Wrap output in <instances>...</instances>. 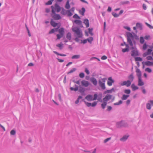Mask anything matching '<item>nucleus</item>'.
<instances>
[{
	"label": "nucleus",
	"instance_id": "obj_16",
	"mask_svg": "<svg viewBox=\"0 0 153 153\" xmlns=\"http://www.w3.org/2000/svg\"><path fill=\"white\" fill-rule=\"evenodd\" d=\"M143 63H145V65L147 66H153V62H151L149 61H147L146 62H143Z\"/></svg>",
	"mask_w": 153,
	"mask_h": 153
},
{
	"label": "nucleus",
	"instance_id": "obj_22",
	"mask_svg": "<svg viewBox=\"0 0 153 153\" xmlns=\"http://www.w3.org/2000/svg\"><path fill=\"white\" fill-rule=\"evenodd\" d=\"M67 10H65L63 7H62L61 13L64 16H65L67 14Z\"/></svg>",
	"mask_w": 153,
	"mask_h": 153
},
{
	"label": "nucleus",
	"instance_id": "obj_50",
	"mask_svg": "<svg viewBox=\"0 0 153 153\" xmlns=\"http://www.w3.org/2000/svg\"><path fill=\"white\" fill-rule=\"evenodd\" d=\"M79 76L81 78H83L85 76V74L83 73H80L79 74Z\"/></svg>",
	"mask_w": 153,
	"mask_h": 153
},
{
	"label": "nucleus",
	"instance_id": "obj_38",
	"mask_svg": "<svg viewBox=\"0 0 153 153\" xmlns=\"http://www.w3.org/2000/svg\"><path fill=\"white\" fill-rule=\"evenodd\" d=\"M82 97L81 96H79L77 98V100L75 102V103L76 104H78L79 101V100L80 99H82Z\"/></svg>",
	"mask_w": 153,
	"mask_h": 153
},
{
	"label": "nucleus",
	"instance_id": "obj_54",
	"mask_svg": "<svg viewBox=\"0 0 153 153\" xmlns=\"http://www.w3.org/2000/svg\"><path fill=\"white\" fill-rule=\"evenodd\" d=\"M145 24L146 25L148 26L150 29H153V26H152L150 24H149L147 22L145 23Z\"/></svg>",
	"mask_w": 153,
	"mask_h": 153
},
{
	"label": "nucleus",
	"instance_id": "obj_21",
	"mask_svg": "<svg viewBox=\"0 0 153 153\" xmlns=\"http://www.w3.org/2000/svg\"><path fill=\"white\" fill-rule=\"evenodd\" d=\"M79 92L82 94L84 93L85 91V89L82 87L81 85H79Z\"/></svg>",
	"mask_w": 153,
	"mask_h": 153
},
{
	"label": "nucleus",
	"instance_id": "obj_13",
	"mask_svg": "<svg viewBox=\"0 0 153 153\" xmlns=\"http://www.w3.org/2000/svg\"><path fill=\"white\" fill-rule=\"evenodd\" d=\"M114 82V80L111 77L108 78V81L107 82V84L109 86H111L113 83Z\"/></svg>",
	"mask_w": 153,
	"mask_h": 153
},
{
	"label": "nucleus",
	"instance_id": "obj_36",
	"mask_svg": "<svg viewBox=\"0 0 153 153\" xmlns=\"http://www.w3.org/2000/svg\"><path fill=\"white\" fill-rule=\"evenodd\" d=\"M63 44L61 43L60 44L56 45V47H59L60 50H62L63 48Z\"/></svg>",
	"mask_w": 153,
	"mask_h": 153
},
{
	"label": "nucleus",
	"instance_id": "obj_10",
	"mask_svg": "<svg viewBox=\"0 0 153 153\" xmlns=\"http://www.w3.org/2000/svg\"><path fill=\"white\" fill-rule=\"evenodd\" d=\"M85 103L88 107H89L91 106L94 107L96 106L97 105V102L95 101L93 103H91L90 102H85Z\"/></svg>",
	"mask_w": 153,
	"mask_h": 153
},
{
	"label": "nucleus",
	"instance_id": "obj_30",
	"mask_svg": "<svg viewBox=\"0 0 153 153\" xmlns=\"http://www.w3.org/2000/svg\"><path fill=\"white\" fill-rule=\"evenodd\" d=\"M66 38L70 40L71 39V34L70 32L68 33L66 35Z\"/></svg>",
	"mask_w": 153,
	"mask_h": 153
},
{
	"label": "nucleus",
	"instance_id": "obj_3",
	"mask_svg": "<svg viewBox=\"0 0 153 153\" xmlns=\"http://www.w3.org/2000/svg\"><path fill=\"white\" fill-rule=\"evenodd\" d=\"M128 78L129 80L127 81L123 82L121 84V85H125L127 87H128L130 86L131 85V82L133 81L134 79L133 73L131 74L128 76Z\"/></svg>",
	"mask_w": 153,
	"mask_h": 153
},
{
	"label": "nucleus",
	"instance_id": "obj_23",
	"mask_svg": "<svg viewBox=\"0 0 153 153\" xmlns=\"http://www.w3.org/2000/svg\"><path fill=\"white\" fill-rule=\"evenodd\" d=\"M64 29L63 28H61L59 30V33L61 35H64Z\"/></svg>",
	"mask_w": 153,
	"mask_h": 153
},
{
	"label": "nucleus",
	"instance_id": "obj_57",
	"mask_svg": "<svg viewBox=\"0 0 153 153\" xmlns=\"http://www.w3.org/2000/svg\"><path fill=\"white\" fill-rule=\"evenodd\" d=\"M146 59L148 60H153V58L151 56H149L146 57Z\"/></svg>",
	"mask_w": 153,
	"mask_h": 153
},
{
	"label": "nucleus",
	"instance_id": "obj_64",
	"mask_svg": "<svg viewBox=\"0 0 153 153\" xmlns=\"http://www.w3.org/2000/svg\"><path fill=\"white\" fill-rule=\"evenodd\" d=\"M54 32H55L54 29H51V30L49 32V33L50 34H51L53 33H54Z\"/></svg>",
	"mask_w": 153,
	"mask_h": 153
},
{
	"label": "nucleus",
	"instance_id": "obj_56",
	"mask_svg": "<svg viewBox=\"0 0 153 153\" xmlns=\"http://www.w3.org/2000/svg\"><path fill=\"white\" fill-rule=\"evenodd\" d=\"M152 50L150 49H148L146 53H147L148 55H150L151 54V52L152 51Z\"/></svg>",
	"mask_w": 153,
	"mask_h": 153
},
{
	"label": "nucleus",
	"instance_id": "obj_43",
	"mask_svg": "<svg viewBox=\"0 0 153 153\" xmlns=\"http://www.w3.org/2000/svg\"><path fill=\"white\" fill-rule=\"evenodd\" d=\"M140 42L142 44L144 43V40L143 37L141 36L140 37Z\"/></svg>",
	"mask_w": 153,
	"mask_h": 153
},
{
	"label": "nucleus",
	"instance_id": "obj_39",
	"mask_svg": "<svg viewBox=\"0 0 153 153\" xmlns=\"http://www.w3.org/2000/svg\"><path fill=\"white\" fill-rule=\"evenodd\" d=\"M122 103H123L122 101L121 100H120L119 101V102L114 103V105H120L122 104Z\"/></svg>",
	"mask_w": 153,
	"mask_h": 153
},
{
	"label": "nucleus",
	"instance_id": "obj_15",
	"mask_svg": "<svg viewBox=\"0 0 153 153\" xmlns=\"http://www.w3.org/2000/svg\"><path fill=\"white\" fill-rule=\"evenodd\" d=\"M138 85L140 86L143 85H144V83L142 80L141 76L138 77Z\"/></svg>",
	"mask_w": 153,
	"mask_h": 153
},
{
	"label": "nucleus",
	"instance_id": "obj_5",
	"mask_svg": "<svg viewBox=\"0 0 153 153\" xmlns=\"http://www.w3.org/2000/svg\"><path fill=\"white\" fill-rule=\"evenodd\" d=\"M117 127L118 128H120L122 127H127L128 126L127 123L125 121L122 120L116 123Z\"/></svg>",
	"mask_w": 153,
	"mask_h": 153
},
{
	"label": "nucleus",
	"instance_id": "obj_8",
	"mask_svg": "<svg viewBox=\"0 0 153 153\" xmlns=\"http://www.w3.org/2000/svg\"><path fill=\"white\" fill-rule=\"evenodd\" d=\"M106 80V78H104L101 79L99 80L98 81V83L99 86L103 90H104L105 89V83Z\"/></svg>",
	"mask_w": 153,
	"mask_h": 153
},
{
	"label": "nucleus",
	"instance_id": "obj_59",
	"mask_svg": "<svg viewBox=\"0 0 153 153\" xmlns=\"http://www.w3.org/2000/svg\"><path fill=\"white\" fill-rule=\"evenodd\" d=\"M111 139V137L105 139L104 141V143H106L109 140Z\"/></svg>",
	"mask_w": 153,
	"mask_h": 153
},
{
	"label": "nucleus",
	"instance_id": "obj_53",
	"mask_svg": "<svg viewBox=\"0 0 153 153\" xmlns=\"http://www.w3.org/2000/svg\"><path fill=\"white\" fill-rule=\"evenodd\" d=\"M63 36L61 35L60 34H57L56 35L57 37V39H59L61 37H62Z\"/></svg>",
	"mask_w": 153,
	"mask_h": 153
},
{
	"label": "nucleus",
	"instance_id": "obj_1",
	"mask_svg": "<svg viewBox=\"0 0 153 153\" xmlns=\"http://www.w3.org/2000/svg\"><path fill=\"white\" fill-rule=\"evenodd\" d=\"M133 34V35L130 32H128L126 33L127 42L131 46H132L133 45L132 42L135 43V41L134 39L136 40H138L139 39V36L136 34L134 33Z\"/></svg>",
	"mask_w": 153,
	"mask_h": 153
},
{
	"label": "nucleus",
	"instance_id": "obj_41",
	"mask_svg": "<svg viewBox=\"0 0 153 153\" xmlns=\"http://www.w3.org/2000/svg\"><path fill=\"white\" fill-rule=\"evenodd\" d=\"M151 104L149 103V102L147 103L146 104V108L149 110L151 109Z\"/></svg>",
	"mask_w": 153,
	"mask_h": 153
},
{
	"label": "nucleus",
	"instance_id": "obj_17",
	"mask_svg": "<svg viewBox=\"0 0 153 153\" xmlns=\"http://www.w3.org/2000/svg\"><path fill=\"white\" fill-rule=\"evenodd\" d=\"M128 137L129 135H125L120 138V140L122 141H125L128 139Z\"/></svg>",
	"mask_w": 153,
	"mask_h": 153
},
{
	"label": "nucleus",
	"instance_id": "obj_35",
	"mask_svg": "<svg viewBox=\"0 0 153 153\" xmlns=\"http://www.w3.org/2000/svg\"><path fill=\"white\" fill-rule=\"evenodd\" d=\"M135 60L136 61H142L143 59L142 58L140 57H134Z\"/></svg>",
	"mask_w": 153,
	"mask_h": 153
},
{
	"label": "nucleus",
	"instance_id": "obj_45",
	"mask_svg": "<svg viewBox=\"0 0 153 153\" xmlns=\"http://www.w3.org/2000/svg\"><path fill=\"white\" fill-rule=\"evenodd\" d=\"M67 15L68 16H72L73 14L70 10H67Z\"/></svg>",
	"mask_w": 153,
	"mask_h": 153
},
{
	"label": "nucleus",
	"instance_id": "obj_46",
	"mask_svg": "<svg viewBox=\"0 0 153 153\" xmlns=\"http://www.w3.org/2000/svg\"><path fill=\"white\" fill-rule=\"evenodd\" d=\"M53 1L51 0H49L47 2L45 3V5H51Z\"/></svg>",
	"mask_w": 153,
	"mask_h": 153
},
{
	"label": "nucleus",
	"instance_id": "obj_11",
	"mask_svg": "<svg viewBox=\"0 0 153 153\" xmlns=\"http://www.w3.org/2000/svg\"><path fill=\"white\" fill-rule=\"evenodd\" d=\"M131 55L134 57L139 55L138 52L137 50H133L131 51Z\"/></svg>",
	"mask_w": 153,
	"mask_h": 153
},
{
	"label": "nucleus",
	"instance_id": "obj_60",
	"mask_svg": "<svg viewBox=\"0 0 153 153\" xmlns=\"http://www.w3.org/2000/svg\"><path fill=\"white\" fill-rule=\"evenodd\" d=\"M141 88L142 89V92L144 94H145L146 93V91L145 89L143 87Z\"/></svg>",
	"mask_w": 153,
	"mask_h": 153
},
{
	"label": "nucleus",
	"instance_id": "obj_28",
	"mask_svg": "<svg viewBox=\"0 0 153 153\" xmlns=\"http://www.w3.org/2000/svg\"><path fill=\"white\" fill-rule=\"evenodd\" d=\"M129 95L123 94L121 97V99L123 100H126L129 97Z\"/></svg>",
	"mask_w": 153,
	"mask_h": 153
},
{
	"label": "nucleus",
	"instance_id": "obj_14",
	"mask_svg": "<svg viewBox=\"0 0 153 153\" xmlns=\"http://www.w3.org/2000/svg\"><path fill=\"white\" fill-rule=\"evenodd\" d=\"M81 84L82 86L85 87H88L90 85V83L88 81L85 80H82L81 81Z\"/></svg>",
	"mask_w": 153,
	"mask_h": 153
},
{
	"label": "nucleus",
	"instance_id": "obj_18",
	"mask_svg": "<svg viewBox=\"0 0 153 153\" xmlns=\"http://www.w3.org/2000/svg\"><path fill=\"white\" fill-rule=\"evenodd\" d=\"M136 67V71L137 73V76L138 77H139L140 76V77L141 76V72L140 70L139 69L137 68V67Z\"/></svg>",
	"mask_w": 153,
	"mask_h": 153
},
{
	"label": "nucleus",
	"instance_id": "obj_55",
	"mask_svg": "<svg viewBox=\"0 0 153 153\" xmlns=\"http://www.w3.org/2000/svg\"><path fill=\"white\" fill-rule=\"evenodd\" d=\"M129 49H128V48H125L124 49H123L122 50V51L123 52L125 53L126 52H128L129 51Z\"/></svg>",
	"mask_w": 153,
	"mask_h": 153
},
{
	"label": "nucleus",
	"instance_id": "obj_9",
	"mask_svg": "<svg viewBox=\"0 0 153 153\" xmlns=\"http://www.w3.org/2000/svg\"><path fill=\"white\" fill-rule=\"evenodd\" d=\"M51 8L52 10V9L54 11L57 13L59 12L61 10V7L57 4L55 3L54 6L52 5L51 6Z\"/></svg>",
	"mask_w": 153,
	"mask_h": 153
},
{
	"label": "nucleus",
	"instance_id": "obj_32",
	"mask_svg": "<svg viewBox=\"0 0 153 153\" xmlns=\"http://www.w3.org/2000/svg\"><path fill=\"white\" fill-rule=\"evenodd\" d=\"M74 22L76 24L80 25L82 24V21L79 20H75Z\"/></svg>",
	"mask_w": 153,
	"mask_h": 153
},
{
	"label": "nucleus",
	"instance_id": "obj_6",
	"mask_svg": "<svg viewBox=\"0 0 153 153\" xmlns=\"http://www.w3.org/2000/svg\"><path fill=\"white\" fill-rule=\"evenodd\" d=\"M97 97L98 95L97 94H94V98H93L92 95L88 94L85 97V99L88 101H91L96 100Z\"/></svg>",
	"mask_w": 153,
	"mask_h": 153
},
{
	"label": "nucleus",
	"instance_id": "obj_4",
	"mask_svg": "<svg viewBox=\"0 0 153 153\" xmlns=\"http://www.w3.org/2000/svg\"><path fill=\"white\" fill-rule=\"evenodd\" d=\"M112 97V95L110 94H107L105 97L103 99V103L101 104L102 108L104 109L107 104V102L110 100Z\"/></svg>",
	"mask_w": 153,
	"mask_h": 153
},
{
	"label": "nucleus",
	"instance_id": "obj_34",
	"mask_svg": "<svg viewBox=\"0 0 153 153\" xmlns=\"http://www.w3.org/2000/svg\"><path fill=\"white\" fill-rule=\"evenodd\" d=\"M87 41H88L89 42H91V41L89 40V39H86L83 40L82 41V40L81 42V43H82L83 44H85L87 42Z\"/></svg>",
	"mask_w": 153,
	"mask_h": 153
},
{
	"label": "nucleus",
	"instance_id": "obj_51",
	"mask_svg": "<svg viewBox=\"0 0 153 153\" xmlns=\"http://www.w3.org/2000/svg\"><path fill=\"white\" fill-rule=\"evenodd\" d=\"M145 71L149 73L151 72L152 71V70L149 68H146L145 69Z\"/></svg>",
	"mask_w": 153,
	"mask_h": 153
},
{
	"label": "nucleus",
	"instance_id": "obj_19",
	"mask_svg": "<svg viewBox=\"0 0 153 153\" xmlns=\"http://www.w3.org/2000/svg\"><path fill=\"white\" fill-rule=\"evenodd\" d=\"M136 27L137 28L139 29L140 30L143 29L142 25V24L138 22L136 24Z\"/></svg>",
	"mask_w": 153,
	"mask_h": 153
},
{
	"label": "nucleus",
	"instance_id": "obj_42",
	"mask_svg": "<svg viewBox=\"0 0 153 153\" xmlns=\"http://www.w3.org/2000/svg\"><path fill=\"white\" fill-rule=\"evenodd\" d=\"M76 68H73L69 71L68 72V74H69L72 73H73V72H74V71H76Z\"/></svg>",
	"mask_w": 153,
	"mask_h": 153
},
{
	"label": "nucleus",
	"instance_id": "obj_52",
	"mask_svg": "<svg viewBox=\"0 0 153 153\" xmlns=\"http://www.w3.org/2000/svg\"><path fill=\"white\" fill-rule=\"evenodd\" d=\"M112 109V107L111 106H107V108L106 109V111H110Z\"/></svg>",
	"mask_w": 153,
	"mask_h": 153
},
{
	"label": "nucleus",
	"instance_id": "obj_25",
	"mask_svg": "<svg viewBox=\"0 0 153 153\" xmlns=\"http://www.w3.org/2000/svg\"><path fill=\"white\" fill-rule=\"evenodd\" d=\"M131 87L132 88V90L134 91L138 89L139 88L137 86H136L134 83L132 84Z\"/></svg>",
	"mask_w": 153,
	"mask_h": 153
},
{
	"label": "nucleus",
	"instance_id": "obj_48",
	"mask_svg": "<svg viewBox=\"0 0 153 153\" xmlns=\"http://www.w3.org/2000/svg\"><path fill=\"white\" fill-rule=\"evenodd\" d=\"M112 15L115 17H118L119 16V15L114 12L112 13Z\"/></svg>",
	"mask_w": 153,
	"mask_h": 153
},
{
	"label": "nucleus",
	"instance_id": "obj_49",
	"mask_svg": "<svg viewBox=\"0 0 153 153\" xmlns=\"http://www.w3.org/2000/svg\"><path fill=\"white\" fill-rule=\"evenodd\" d=\"M73 18L75 19H80V17L76 14H75L73 16Z\"/></svg>",
	"mask_w": 153,
	"mask_h": 153
},
{
	"label": "nucleus",
	"instance_id": "obj_44",
	"mask_svg": "<svg viewBox=\"0 0 153 153\" xmlns=\"http://www.w3.org/2000/svg\"><path fill=\"white\" fill-rule=\"evenodd\" d=\"M124 92L127 94H129L131 93V90L129 89H126L124 91Z\"/></svg>",
	"mask_w": 153,
	"mask_h": 153
},
{
	"label": "nucleus",
	"instance_id": "obj_62",
	"mask_svg": "<svg viewBox=\"0 0 153 153\" xmlns=\"http://www.w3.org/2000/svg\"><path fill=\"white\" fill-rule=\"evenodd\" d=\"M85 72H86V74L88 75L90 74V72L89 71L88 69L87 68H85Z\"/></svg>",
	"mask_w": 153,
	"mask_h": 153
},
{
	"label": "nucleus",
	"instance_id": "obj_63",
	"mask_svg": "<svg viewBox=\"0 0 153 153\" xmlns=\"http://www.w3.org/2000/svg\"><path fill=\"white\" fill-rule=\"evenodd\" d=\"M147 45L146 43L144 44L143 46V49L144 50H145L147 48Z\"/></svg>",
	"mask_w": 153,
	"mask_h": 153
},
{
	"label": "nucleus",
	"instance_id": "obj_2",
	"mask_svg": "<svg viewBox=\"0 0 153 153\" xmlns=\"http://www.w3.org/2000/svg\"><path fill=\"white\" fill-rule=\"evenodd\" d=\"M72 31L76 34V37L74 40L77 42H79V40L78 38H82V33L81 30L77 27H74L72 29Z\"/></svg>",
	"mask_w": 153,
	"mask_h": 153
},
{
	"label": "nucleus",
	"instance_id": "obj_24",
	"mask_svg": "<svg viewBox=\"0 0 153 153\" xmlns=\"http://www.w3.org/2000/svg\"><path fill=\"white\" fill-rule=\"evenodd\" d=\"M82 10H80L79 11V13L82 16L84 15V13L85 11V8L84 7H82L81 9Z\"/></svg>",
	"mask_w": 153,
	"mask_h": 153
},
{
	"label": "nucleus",
	"instance_id": "obj_29",
	"mask_svg": "<svg viewBox=\"0 0 153 153\" xmlns=\"http://www.w3.org/2000/svg\"><path fill=\"white\" fill-rule=\"evenodd\" d=\"M80 57V55H74L71 57V59H77L79 58Z\"/></svg>",
	"mask_w": 153,
	"mask_h": 153
},
{
	"label": "nucleus",
	"instance_id": "obj_40",
	"mask_svg": "<svg viewBox=\"0 0 153 153\" xmlns=\"http://www.w3.org/2000/svg\"><path fill=\"white\" fill-rule=\"evenodd\" d=\"M130 3L128 1H123L121 2V3L122 5H124L125 4H128Z\"/></svg>",
	"mask_w": 153,
	"mask_h": 153
},
{
	"label": "nucleus",
	"instance_id": "obj_26",
	"mask_svg": "<svg viewBox=\"0 0 153 153\" xmlns=\"http://www.w3.org/2000/svg\"><path fill=\"white\" fill-rule=\"evenodd\" d=\"M75 88H74L73 87H71L70 88V89L71 91H77L79 87L77 85H75Z\"/></svg>",
	"mask_w": 153,
	"mask_h": 153
},
{
	"label": "nucleus",
	"instance_id": "obj_7",
	"mask_svg": "<svg viewBox=\"0 0 153 153\" xmlns=\"http://www.w3.org/2000/svg\"><path fill=\"white\" fill-rule=\"evenodd\" d=\"M52 13L51 16L53 19L55 20H58L61 19V17L59 14H56L53 10H51Z\"/></svg>",
	"mask_w": 153,
	"mask_h": 153
},
{
	"label": "nucleus",
	"instance_id": "obj_33",
	"mask_svg": "<svg viewBox=\"0 0 153 153\" xmlns=\"http://www.w3.org/2000/svg\"><path fill=\"white\" fill-rule=\"evenodd\" d=\"M53 52L55 54H56L57 55L60 56H66V54H63L59 53L58 52H56V51H53Z\"/></svg>",
	"mask_w": 153,
	"mask_h": 153
},
{
	"label": "nucleus",
	"instance_id": "obj_31",
	"mask_svg": "<svg viewBox=\"0 0 153 153\" xmlns=\"http://www.w3.org/2000/svg\"><path fill=\"white\" fill-rule=\"evenodd\" d=\"M70 5L69 4V1L68 0L66 3V4L65 6V7L67 9H69L70 8Z\"/></svg>",
	"mask_w": 153,
	"mask_h": 153
},
{
	"label": "nucleus",
	"instance_id": "obj_27",
	"mask_svg": "<svg viewBox=\"0 0 153 153\" xmlns=\"http://www.w3.org/2000/svg\"><path fill=\"white\" fill-rule=\"evenodd\" d=\"M50 23L51 25L53 27H56L58 25L57 23H56L54 21H53L52 19Z\"/></svg>",
	"mask_w": 153,
	"mask_h": 153
},
{
	"label": "nucleus",
	"instance_id": "obj_20",
	"mask_svg": "<svg viewBox=\"0 0 153 153\" xmlns=\"http://www.w3.org/2000/svg\"><path fill=\"white\" fill-rule=\"evenodd\" d=\"M83 23L85 24L87 27H89V22L88 20V19H85L84 20Z\"/></svg>",
	"mask_w": 153,
	"mask_h": 153
},
{
	"label": "nucleus",
	"instance_id": "obj_58",
	"mask_svg": "<svg viewBox=\"0 0 153 153\" xmlns=\"http://www.w3.org/2000/svg\"><path fill=\"white\" fill-rule=\"evenodd\" d=\"M111 93L112 92H111V90H108L106 91H104V94H105L107 93Z\"/></svg>",
	"mask_w": 153,
	"mask_h": 153
},
{
	"label": "nucleus",
	"instance_id": "obj_12",
	"mask_svg": "<svg viewBox=\"0 0 153 153\" xmlns=\"http://www.w3.org/2000/svg\"><path fill=\"white\" fill-rule=\"evenodd\" d=\"M90 81L94 86L97 85V81L96 79L94 77H91L90 79Z\"/></svg>",
	"mask_w": 153,
	"mask_h": 153
},
{
	"label": "nucleus",
	"instance_id": "obj_47",
	"mask_svg": "<svg viewBox=\"0 0 153 153\" xmlns=\"http://www.w3.org/2000/svg\"><path fill=\"white\" fill-rule=\"evenodd\" d=\"M16 133V131L14 129L12 130L10 132V134L11 135H14Z\"/></svg>",
	"mask_w": 153,
	"mask_h": 153
},
{
	"label": "nucleus",
	"instance_id": "obj_37",
	"mask_svg": "<svg viewBox=\"0 0 153 153\" xmlns=\"http://www.w3.org/2000/svg\"><path fill=\"white\" fill-rule=\"evenodd\" d=\"M89 33L91 36H93L94 35L93 33L92 32L93 30V28H89L88 29Z\"/></svg>",
	"mask_w": 153,
	"mask_h": 153
},
{
	"label": "nucleus",
	"instance_id": "obj_61",
	"mask_svg": "<svg viewBox=\"0 0 153 153\" xmlns=\"http://www.w3.org/2000/svg\"><path fill=\"white\" fill-rule=\"evenodd\" d=\"M101 98H102V94H101L100 97H99L97 98V100L101 102H102V100H101Z\"/></svg>",
	"mask_w": 153,
	"mask_h": 153
}]
</instances>
